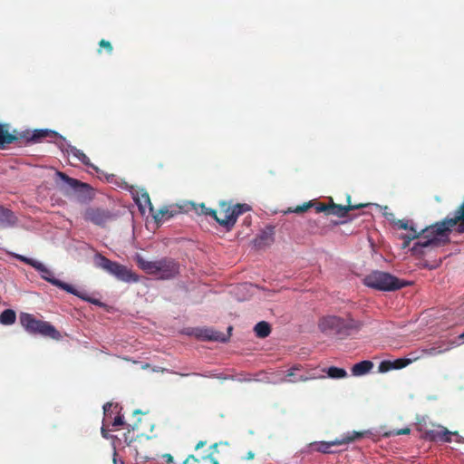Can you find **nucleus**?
I'll use <instances>...</instances> for the list:
<instances>
[{
    "label": "nucleus",
    "instance_id": "obj_41",
    "mask_svg": "<svg viewBox=\"0 0 464 464\" xmlns=\"http://www.w3.org/2000/svg\"><path fill=\"white\" fill-rule=\"evenodd\" d=\"M163 458L166 459V461L168 463H172L173 462V457L170 454H169V453L164 454Z\"/></svg>",
    "mask_w": 464,
    "mask_h": 464
},
{
    "label": "nucleus",
    "instance_id": "obj_8",
    "mask_svg": "<svg viewBox=\"0 0 464 464\" xmlns=\"http://www.w3.org/2000/svg\"><path fill=\"white\" fill-rule=\"evenodd\" d=\"M96 265L98 267L114 276L121 281L137 282L139 280L138 276H136L131 270L128 269L127 266L115 261H111L100 254L96 256Z\"/></svg>",
    "mask_w": 464,
    "mask_h": 464
},
{
    "label": "nucleus",
    "instance_id": "obj_43",
    "mask_svg": "<svg viewBox=\"0 0 464 464\" xmlns=\"http://www.w3.org/2000/svg\"><path fill=\"white\" fill-rule=\"evenodd\" d=\"M102 437L107 439L108 438V432L107 430H105L104 427L102 428Z\"/></svg>",
    "mask_w": 464,
    "mask_h": 464
},
{
    "label": "nucleus",
    "instance_id": "obj_3",
    "mask_svg": "<svg viewBox=\"0 0 464 464\" xmlns=\"http://www.w3.org/2000/svg\"><path fill=\"white\" fill-rule=\"evenodd\" d=\"M14 256L17 260H19L21 262H24V264L29 265L32 267H34V269H36L38 272L41 273V277L43 279H44L45 281L51 283L53 285H55V286L59 287V288L66 291L67 293L74 295L78 296L79 298H81L82 300H85V301H88V302H90L92 304H101V302L99 300L90 298V297L87 296V295L85 293L78 291L72 285H69L67 283H64V282H63V281H61L59 279H56L53 276V272L50 269H48L41 262H39L37 260H34V259H32V258H29V257H26L24 256L19 255V254H14Z\"/></svg>",
    "mask_w": 464,
    "mask_h": 464
},
{
    "label": "nucleus",
    "instance_id": "obj_36",
    "mask_svg": "<svg viewBox=\"0 0 464 464\" xmlns=\"http://www.w3.org/2000/svg\"><path fill=\"white\" fill-rule=\"evenodd\" d=\"M316 213L324 212L327 215L328 212V204L322 203V202H314V206Z\"/></svg>",
    "mask_w": 464,
    "mask_h": 464
},
{
    "label": "nucleus",
    "instance_id": "obj_42",
    "mask_svg": "<svg viewBox=\"0 0 464 464\" xmlns=\"http://www.w3.org/2000/svg\"><path fill=\"white\" fill-rule=\"evenodd\" d=\"M205 445H206V441H202V440H200V441H198V442L197 443V445H196L195 449H196V450H199V449H201L202 447H204Z\"/></svg>",
    "mask_w": 464,
    "mask_h": 464
},
{
    "label": "nucleus",
    "instance_id": "obj_38",
    "mask_svg": "<svg viewBox=\"0 0 464 464\" xmlns=\"http://www.w3.org/2000/svg\"><path fill=\"white\" fill-rule=\"evenodd\" d=\"M99 45L100 48H104L109 54H111L113 51L111 44L107 40L102 39L99 43Z\"/></svg>",
    "mask_w": 464,
    "mask_h": 464
},
{
    "label": "nucleus",
    "instance_id": "obj_23",
    "mask_svg": "<svg viewBox=\"0 0 464 464\" xmlns=\"http://www.w3.org/2000/svg\"><path fill=\"white\" fill-rule=\"evenodd\" d=\"M179 212L178 210H170L169 208L165 207L153 214V218L157 223H161L173 218Z\"/></svg>",
    "mask_w": 464,
    "mask_h": 464
},
{
    "label": "nucleus",
    "instance_id": "obj_31",
    "mask_svg": "<svg viewBox=\"0 0 464 464\" xmlns=\"http://www.w3.org/2000/svg\"><path fill=\"white\" fill-rule=\"evenodd\" d=\"M326 372H327L328 376L333 379H341V378L346 377V375H347V372L344 369L338 368L335 366H332V367L328 368Z\"/></svg>",
    "mask_w": 464,
    "mask_h": 464
},
{
    "label": "nucleus",
    "instance_id": "obj_12",
    "mask_svg": "<svg viewBox=\"0 0 464 464\" xmlns=\"http://www.w3.org/2000/svg\"><path fill=\"white\" fill-rule=\"evenodd\" d=\"M363 437V432L353 431L352 433H348L343 436L341 439H336L333 441H321V442H314L310 444V448L312 450L321 452V453H334L331 450L332 446H339L343 444H349L356 440H359Z\"/></svg>",
    "mask_w": 464,
    "mask_h": 464
},
{
    "label": "nucleus",
    "instance_id": "obj_16",
    "mask_svg": "<svg viewBox=\"0 0 464 464\" xmlns=\"http://www.w3.org/2000/svg\"><path fill=\"white\" fill-rule=\"evenodd\" d=\"M446 223H448V226L451 228L458 225V232L464 233V202L455 211L452 218H446Z\"/></svg>",
    "mask_w": 464,
    "mask_h": 464
},
{
    "label": "nucleus",
    "instance_id": "obj_24",
    "mask_svg": "<svg viewBox=\"0 0 464 464\" xmlns=\"http://www.w3.org/2000/svg\"><path fill=\"white\" fill-rule=\"evenodd\" d=\"M16 320V314L13 309H5L0 314V324L3 325H11Z\"/></svg>",
    "mask_w": 464,
    "mask_h": 464
},
{
    "label": "nucleus",
    "instance_id": "obj_11",
    "mask_svg": "<svg viewBox=\"0 0 464 464\" xmlns=\"http://www.w3.org/2000/svg\"><path fill=\"white\" fill-rule=\"evenodd\" d=\"M56 176L74 191L79 201L87 202L92 198V188L89 184L72 179L61 171H57Z\"/></svg>",
    "mask_w": 464,
    "mask_h": 464
},
{
    "label": "nucleus",
    "instance_id": "obj_44",
    "mask_svg": "<svg viewBox=\"0 0 464 464\" xmlns=\"http://www.w3.org/2000/svg\"><path fill=\"white\" fill-rule=\"evenodd\" d=\"M139 414L144 415V413L140 410L134 411L133 415H139Z\"/></svg>",
    "mask_w": 464,
    "mask_h": 464
},
{
    "label": "nucleus",
    "instance_id": "obj_37",
    "mask_svg": "<svg viewBox=\"0 0 464 464\" xmlns=\"http://www.w3.org/2000/svg\"><path fill=\"white\" fill-rule=\"evenodd\" d=\"M212 328H204L198 330V337H199L202 340L208 341V335H211Z\"/></svg>",
    "mask_w": 464,
    "mask_h": 464
},
{
    "label": "nucleus",
    "instance_id": "obj_9",
    "mask_svg": "<svg viewBox=\"0 0 464 464\" xmlns=\"http://www.w3.org/2000/svg\"><path fill=\"white\" fill-rule=\"evenodd\" d=\"M325 371L324 369L320 370L318 368H310L307 369L302 364H295L289 370H287L286 374L284 378L280 380L281 382H290L295 383L298 382H308L312 380H316L319 378H324V372Z\"/></svg>",
    "mask_w": 464,
    "mask_h": 464
},
{
    "label": "nucleus",
    "instance_id": "obj_47",
    "mask_svg": "<svg viewBox=\"0 0 464 464\" xmlns=\"http://www.w3.org/2000/svg\"><path fill=\"white\" fill-rule=\"evenodd\" d=\"M441 351H438V352H434V353H431L432 354H435V353H440Z\"/></svg>",
    "mask_w": 464,
    "mask_h": 464
},
{
    "label": "nucleus",
    "instance_id": "obj_30",
    "mask_svg": "<svg viewBox=\"0 0 464 464\" xmlns=\"http://www.w3.org/2000/svg\"><path fill=\"white\" fill-rule=\"evenodd\" d=\"M443 428V426H439L438 429L427 430L425 431V439L431 441H440Z\"/></svg>",
    "mask_w": 464,
    "mask_h": 464
},
{
    "label": "nucleus",
    "instance_id": "obj_22",
    "mask_svg": "<svg viewBox=\"0 0 464 464\" xmlns=\"http://www.w3.org/2000/svg\"><path fill=\"white\" fill-rule=\"evenodd\" d=\"M18 138L8 131L7 126L0 124V147L8 145L17 140Z\"/></svg>",
    "mask_w": 464,
    "mask_h": 464
},
{
    "label": "nucleus",
    "instance_id": "obj_39",
    "mask_svg": "<svg viewBox=\"0 0 464 464\" xmlns=\"http://www.w3.org/2000/svg\"><path fill=\"white\" fill-rule=\"evenodd\" d=\"M441 264V260H439V261H434L432 264H428L427 262H425L423 264V266L424 267H428L429 269L432 270V269H436L437 267H439Z\"/></svg>",
    "mask_w": 464,
    "mask_h": 464
},
{
    "label": "nucleus",
    "instance_id": "obj_4",
    "mask_svg": "<svg viewBox=\"0 0 464 464\" xmlns=\"http://www.w3.org/2000/svg\"><path fill=\"white\" fill-rule=\"evenodd\" d=\"M362 326V323L360 321L336 315L324 316L318 322V327L322 333L341 337L350 335L353 332L360 330Z\"/></svg>",
    "mask_w": 464,
    "mask_h": 464
},
{
    "label": "nucleus",
    "instance_id": "obj_19",
    "mask_svg": "<svg viewBox=\"0 0 464 464\" xmlns=\"http://www.w3.org/2000/svg\"><path fill=\"white\" fill-rule=\"evenodd\" d=\"M373 367L371 361H362L352 367V373L354 376H362L368 373Z\"/></svg>",
    "mask_w": 464,
    "mask_h": 464
},
{
    "label": "nucleus",
    "instance_id": "obj_17",
    "mask_svg": "<svg viewBox=\"0 0 464 464\" xmlns=\"http://www.w3.org/2000/svg\"><path fill=\"white\" fill-rule=\"evenodd\" d=\"M57 137H59V133L56 132L55 130H48V129H39V130H34L33 131L31 137L28 138L27 140L29 141L40 142L44 139H48V138L55 139Z\"/></svg>",
    "mask_w": 464,
    "mask_h": 464
},
{
    "label": "nucleus",
    "instance_id": "obj_34",
    "mask_svg": "<svg viewBox=\"0 0 464 464\" xmlns=\"http://www.w3.org/2000/svg\"><path fill=\"white\" fill-rule=\"evenodd\" d=\"M395 227L400 229H404L410 232V227H414L412 225H410V221L407 219H397L393 221Z\"/></svg>",
    "mask_w": 464,
    "mask_h": 464
},
{
    "label": "nucleus",
    "instance_id": "obj_1",
    "mask_svg": "<svg viewBox=\"0 0 464 464\" xmlns=\"http://www.w3.org/2000/svg\"><path fill=\"white\" fill-rule=\"evenodd\" d=\"M450 230L451 227L446 223V218L420 230L416 227H410V232L400 236V238L403 240L401 247L407 248L413 239H419L411 251L415 256H422L426 253V249L438 247L441 243H447Z\"/></svg>",
    "mask_w": 464,
    "mask_h": 464
},
{
    "label": "nucleus",
    "instance_id": "obj_46",
    "mask_svg": "<svg viewBox=\"0 0 464 464\" xmlns=\"http://www.w3.org/2000/svg\"><path fill=\"white\" fill-rule=\"evenodd\" d=\"M113 463L118 464L116 458L113 459Z\"/></svg>",
    "mask_w": 464,
    "mask_h": 464
},
{
    "label": "nucleus",
    "instance_id": "obj_33",
    "mask_svg": "<svg viewBox=\"0 0 464 464\" xmlns=\"http://www.w3.org/2000/svg\"><path fill=\"white\" fill-rule=\"evenodd\" d=\"M314 201H308L304 203L303 205L297 206L295 208H289L287 212H294V213H303L307 211L309 208H313Z\"/></svg>",
    "mask_w": 464,
    "mask_h": 464
},
{
    "label": "nucleus",
    "instance_id": "obj_2",
    "mask_svg": "<svg viewBox=\"0 0 464 464\" xmlns=\"http://www.w3.org/2000/svg\"><path fill=\"white\" fill-rule=\"evenodd\" d=\"M137 262L139 267L145 273L161 280L173 279L179 275V263L171 257H163L155 261L140 257Z\"/></svg>",
    "mask_w": 464,
    "mask_h": 464
},
{
    "label": "nucleus",
    "instance_id": "obj_28",
    "mask_svg": "<svg viewBox=\"0 0 464 464\" xmlns=\"http://www.w3.org/2000/svg\"><path fill=\"white\" fill-rule=\"evenodd\" d=\"M273 241L271 234L267 232H262L256 239L255 246L258 248L268 246Z\"/></svg>",
    "mask_w": 464,
    "mask_h": 464
},
{
    "label": "nucleus",
    "instance_id": "obj_27",
    "mask_svg": "<svg viewBox=\"0 0 464 464\" xmlns=\"http://www.w3.org/2000/svg\"><path fill=\"white\" fill-rule=\"evenodd\" d=\"M232 331V327L229 326L227 328V334H224L222 332H218V331H216L214 329H212L211 331V335H208V341H217V342H221V343H225L227 342L229 337H230V332Z\"/></svg>",
    "mask_w": 464,
    "mask_h": 464
},
{
    "label": "nucleus",
    "instance_id": "obj_29",
    "mask_svg": "<svg viewBox=\"0 0 464 464\" xmlns=\"http://www.w3.org/2000/svg\"><path fill=\"white\" fill-rule=\"evenodd\" d=\"M193 206H194V209L198 214H203L205 216H209V217L213 218L217 221V218H218L217 210L209 208H207L204 203L199 204L198 207H196L195 204H193Z\"/></svg>",
    "mask_w": 464,
    "mask_h": 464
},
{
    "label": "nucleus",
    "instance_id": "obj_6",
    "mask_svg": "<svg viewBox=\"0 0 464 464\" xmlns=\"http://www.w3.org/2000/svg\"><path fill=\"white\" fill-rule=\"evenodd\" d=\"M363 284L379 291H395L409 284L387 272L373 271L363 279Z\"/></svg>",
    "mask_w": 464,
    "mask_h": 464
},
{
    "label": "nucleus",
    "instance_id": "obj_14",
    "mask_svg": "<svg viewBox=\"0 0 464 464\" xmlns=\"http://www.w3.org/2000/svg\"><path fill=\"white\" fill-rule=\"evenodd\" d=\"M347 205H340L335 204L332 198H330V202L328 204V212L327 215H334L338 218H345L349 211L360 209L365 208L367 204H351V196L347 195Z\"/></svg>",
    "mask_w": 464,
    "mask_h": 464
},
{
    "label": "nucleus",
    "instance_id": "obj_25",
    "mask_svg": "<svg viewBox=\"0 0 464 464\" xmlns=\"http://www.w3.org/2000/svg\"><path fill=\"white\" fill-rule=\"evenodd\" d=\"M68 153L71 154L72 157L76 158L83 165L93 167L91 163L90 159L81 150H78L75 147H70L68 150Z\"/></svg>",
    "mask_w": 464,
    "mask_h": 464
},
{
    "label": "nucleus",
    "instance_id": "obj_35",
    "mask_svg": "<svg viewBox=\"0 0 464 464\" xmlns=\"http://www.w3.org/2000/svg\"><path fill=\"white\" fill-rule=\"evenodd\" d=\"M453 435H458V432L457 431H450L447 428H443V430H442V433H441V438H440V441H442V442H451V436Z\"/></svg>",
    "mask_w": 464,
    "mask_h": 464
},
{
    "label": "nucleus",
    "instance_id": "obj_18",
    "mask_svg": "<svg viewBox=\"0 0 464 464\" xmlns=\"http://www.w3.org/2000/svg\"><path fill=\"white\" fill-rule=\"evenodd\" d=\"M16 217L14 214L0 206V226L3 227H12L16 223Z\"/></svg>",
    "mask_w": 464,
    "mask_h": 464
},
{
    "label": "nucleus",
    "instance_id": "obj_7",
    "mask_svg": "<svg viewBox=\"0 0 464 464\" xmlns=\"http://www.w3.org/2000/svg\"><path fill=\"white\" fill-rule=\"evenodd\" d=\"M250 206L246 203H237L231 205L227 202H221L219 204V216L217 218V222L222 226L230 229L236 224L237 218L249 211Z\"/></svg>",
    "mask_w": 464,
    "mask_h": 464
},
{
    "label": "nucleus",
    "instance_id": "obj_5",
    "mask_svg": "<svg viewBox=\"0 0 464 464\" xmlns=\"http://www.w3.org/2000/svg\"><path fill=\"white\" fill-rule=\"evenodd\" d=\"M20 324L24 330L33 335H41L53 340H60L62 335L56 328L47 321H42L28 313H21Z\"/></svg>",
    "mask_w": 464,
    "mask_h": 464
},
{
    "label": "nucleus",
    "instance_id": "obj_10",
    "mask_svg": "<svg viewBox=\"0 0 464 464\" xmlns=\"http://www.w3.org/2000/svg\"><path fill=\"white\" fill-rule=\"evenodd\" d=\"M128 430L123 434V440L126 445L130 444L140 437L150 438L149 432H152L154 425L149 419L139 418L132 424H127Z\"/></svg>",
    "mask_w": 464,
    "mask_h": 464
},
{
    "label": "nucleus",
    "instance_id": "obj_20",
    "mask_svg": "<svg viewBox=\"0 0 464 464\" xmlns=\"http://www.w3.org/2000/svg\"><path fill=\"white\" fill-rule=\"evenodd\" d=\"M183 464H219L217 459L211 456V454L203 456L201 458H196L194 455H189Z\"/></svg>",
    "mask_w": 464,
    "mask_h": 464
},
{
    "label": "nucleus",
    "instance_id": "obj_32",
    "mask_svg": "<svg viewBox=\"0 0 464 464\" xmlns=\"http://www.w3.org/2000/svg\"><path fill=\"white\" fill-rule=\"evenodd\" d=\"M396 363H400L399 365H394L393 362H390V361H382L380 364H379V372H386L393 368H401L402 366H404V364L401 363L400 361H396L395 362Z\"/></svg>",
    "mask_w": 464,
    "mask_h": 464
},
{
    "label": "nucleus",
    "instance_id": "obj_45",
    "mask_svg": "<svg viewBox=\"0 0 464 464\" xmlns=\"http://www.w3.org/2000/svg\"><path fill=\"white\" fill-rule=\"evenodd\" d=\"M459 339L462 340L464 343V332L459 335Z\"/></svg>",
    "mask_w": 464,
    "mask_h": 464
},
{
    "label": "nucleus",
    "instance_id": "obj_40",
    "mask_svg": "<svg viewBox=\"0 0 464 464\" xmlns=\"http://www.w3.org/2000/svg\"><path fill=\"white\" fill-rule=\"evenodd\" d=\"M411 432V430L409 428H404L401 430H398L395 434L396 435H401V434H409Z\"/></svg>",
    "mask_w": 464,
    "mask_h": 464
},
{
    "label": "nucleus",
    "instance_id": "obj_21",
    "mask_svg": "<svg viewBox=\"0 0 464 464\" xmlns=\"http://www.w3.org/2000/svg\"><path fill=\"white\" fill-rule=\"evenodd\" d=\"M136 202L140 211L144 212L148 208L150 212L153 213V206L150 202V198L147 191H141L138 195Z\"/></svg>",
    "mask_w": 464,
    "mask_h": 464
},
{
    "label": "nucleus",
    "instance_id": "obj_26",
    "mask_svg": "<svg viewBox=\"0 0 464 464\" xmlns=\"http://www.w3.org/2000/svg\"><path fill=\"white\" fill-rule=\"evenodd\" d=\"M254 331L257 337L266 338L270 334L271 327L268 323L261 321L256 324Z\"/></svg>",
    "mask_w": 464,
    "mask_h": 464
},
{
    "label": "nucleus",
    "instance_id": "obj_13",
    "mask_svg": "<svg viewBox=\"0 0 464 464\" xmlns=\"http://www.w3.org/2000/svg\"><path fill=\"white\" fill-rule=\"evenodd\" d=\"M83 218L86 221L94 225L103 227L115 218V215L108 210L100 208H88L85 209Z\"/></svg>",
    "mask_w": 464,
    "mask_h": 464
},
{
    "label": "nucleus",
    "instance_id": "obj_15",
    "mask_svg": "<svg viewBox=\"0 0 464 464\" xmlns=\"http://www.w3.org/2000/svg\"><path fill=\"white\" fill-rule=\"evenodd\" d=\"M121 410V407L118 403L107 402L103 405L104 418L106 420H112V427L127 426L123 416L120 414Z\"/></svg>",
    "mask_w": 464,
    "mask_h": 464
}]
</instances>
